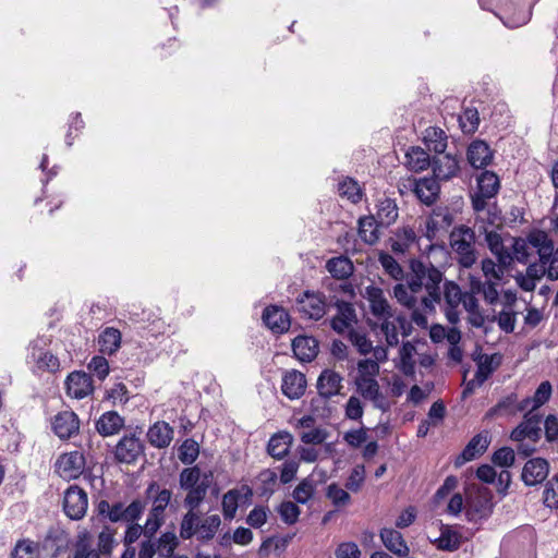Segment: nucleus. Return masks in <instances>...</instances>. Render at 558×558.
<instances>
[{"mask_svg":"<svg viewBox=\"0 0 558 558\" xmlns=\"http://www.w3.org/2000/svg\"><path fill=\"white\" fill-rule=\"evenodd\" d=\"M409 278L412 287L421 294L420 305L425 313L435 311L436 305L441 303V286L444 283V274L430 262L425 263L420 259H411Z\"/></svg>","mask_w":558,"mask_h":558,"instance_id":"obj_1","label":"nucleus"},{"mask_svg":"<svg viewBox=\"0 0 558 558\" xmlns=\"http://www.w3.org/2000/svg\"><path fill=\"white\" fill-rule=\"evenodd\" d=\"M500 187L499 178L495 172L485 170L477 177V191L472 195V206L478 218L495 225L500 221L496 209L487 208V201L495 197Z\"/></svg>","mask_w":558,"mask_h":558,"instance_id":"obj_2","label":"nucleus"},{"mask_svg":"<svg viewBox=\"0 0 558 558\" xmlns=\"http://www.w3.org/2000/svg\"><path fill=\"white\" fill-rule=\"evenodd\" d=\"M543 416L539 413H524L522 422L511 432L510 438L520 442L518 451L524 456H530L535 451L534 445L542 437Z\"/></svg>","mask_w":558,"mask_h":558,"instance_id":"obj_3","label":"nucleus"},{"mask_svg":"<svg viewBox=\"0 0 558 558\" xmlns=\"http://www.w3.org/2000/svg\"><path fill=\"white\" fill-rule=\"evenodd\" d=\"M450 246L462 267L470 268L475 264V232L473 229L466 226L453 228L450 233Z\"/></svg>","mask_w":558,"mask_h":558,"instance_id":"obj_4","label":"nucleus"},{"mask_svg":"<svg viewBox=\"0 0 558 558\" xmlns=\"http://www.w3.org/2000/svg\"><path fill=\"white\" fill-rule=\"evenodd\" d=\"M392 293L400 305L411 311V319L413 323L420 327L427 326V313H425L420 305L421 294L412 287V281L409 276H407L405 283L399 282L393 287Z\"/></svg>","mask_w":558,"mask_h":558,"instance_id":"obj_5","label":"nucleus"},{"mask_svg":"<svg viewBox=\"0 0 558 558\" xmlns=\"http://www.w3.org/2000/svg\"><path fill=\"white\" fill-rule=\"evenodd\" d=\"M399 190L401 193L411 191L423 204L432 205L438 197L440 186L435 177L407 178L399 183Z\"/></svg>","mask_w":558,"mask_h":558,"instance_id":"obj_6","label":"nucleus"},{"mask_svg":"<svg viewBox=\"0 0 558 558\" xmlns=\"http://www.w3.org/2000/svg\"><path fill=\"white\" fill-rule=\"evenodd\" d=\"M295 303L298 312L306 318L318 320L326 314V296L320 292L304 291Z\"/></svg>","mask_w":558,"mask_h":558,"instance_id":"obj_7","label":"nucleus"},{"mask_svg":"<svg viewBox=\"0 0 558 558\" xmlns=\"http://www.w3.org/2000/svg\"><path fill=\"white\" fill-rule=\"evenodd\" d=\"M47 340L45 338H38L34 340L28 350L27 359L31 363H34L38 369L56 372L60 367V362L57 356L46 350Z\"/></svg>","mask_w":558,"mask_h":558,"instance_id":"obj_8","label":"nucleus"},{"mask_svg":"<svg viewBox=\"0 0 558 558\" xmlns=\"http://www.w3.org/2000/svg\"><path fill=\"white\" fill-rule=\"evenodd\" d=\"M354 385L360 397L369 401L375 409L380 410L383 413H386L391 409L392 403L383 392L377 378L363 380Z\"/></svg>","mask_w":558,"mask_h":558,"instance_id":"obj_9","label":"nucleus"},{"mask_svg":"<svg viewBox=\"0 0 558 558\" xmlns=\"http://www.w3.org/2000/svg\"><path fill=\"white\" fill-rule=\"evenodd\" d=\"M464 293L454 281H444L441 286V300L445 302V315L452 325L459 322V306L462 303Z\"/></svg>","mask_w":558,"mask_h":558,"instance_id":"obj_10","label":"nucleus"},{"mask_svg":"<svg viewBox=\"0 0 558 558\" xmlns=\"http://www.w3.org/2000/svg\"><path fill=\"white\" fill-rule=\"evenodd\" d=\"M88 507L87 494L77 486H70L64 494L63 510L72 520L82 519Z\"/></svg>","mask_w":558,"mask_h":558,"instance_id":"obj_11","label":"nucleus"},{"mask_svg":"<svg viewBox=\"0 0 558 558\" xmlns=\"http://www.w3.org/2000/svg\"><path fill=\"white\" fill-rule=\"evenodd\" d=\"M389 246L397 255L414 254V250L421 251L418 238L410 227L398 228L389 239Z\"/></svg>","mask_w":558,"mask_h":558,"instance_id":"obj_12","label":"nucleus"},{"mask_svg":"<svg viewBox=\"0 0 558 558\" xmlns=\"http://www.w3.org/2000/svg\"><path fill=\"white\" fill-rule=\"evenodd\" d=\"M85 458L80 451L61 454L56 462L57 473L64 480H75L84 471Z\"/></svg>","mask_w":558,"mask_h":558,"instance_id":"obj_13","label":"nucleus"},{"mask_svg":"<svg viewBox=\"0 0 558 558\" xmlns=\"http://www.w3.org/2000/svg\"><path fill=\"white\" fill-rule=\"evenodd\" d=\"M337 314L331 318L330 326L337 333L343 335L353 330L357 316L352 303L337 300L335 303Z\"/></svg>","mask_w":558,"mask_h":558,"instance_id":"obj_14","label":"nucleus"},{"mask_svg":"<svg viewBox=\"0 0 558 558\" xmlns=\"http://www.w3.org/2000/svg\"><path fill=\"white\" fill-rule=\"evenodd\" d=\"M493 504L487 490L471 494L466 500V517L469 521L477 522L492 513Z\"/></svg>","mask_w":558,"mask_h":558,"instance_id":"obj_15","label":"nucleus"},{"mask_svg":"<svg viewBox=\"0 0 558 558\" xmlns=\"http://www.w3.org/2000/svg\"><path fill=\"white\" fill-rule=\"evenodd\" d=\"M144 454V445L135 435L122 437L116 446L114 456L121 463L131 464Z\"/></svg>","mask_w":558,"mask_h":558,"instance_id":"obj_16","label":"nucleus"},{"mask_svg":"<svg viewBox=\"0 0 558 558\" xmlns=\"http://www.w3.org/2000/svg\"><path fill=\"white\" fill-rule=\"evenodd\" d=\"M432 169L437 180L448 181L458 174L460 170L459 159L451 154H437L432 159Z\"/></svg>","mask_w":558,"mask_h":558,"instance_id":"obj_17","label":"nucleus"},{"mask_svg":"<svg viewBox=\"0 0 558 558\" xmlns=\"http://www.w3.org/2000/svg\"><path fill=\"white\" fill-rule=\"evenodd\" d=\"M365 298L369 303L371 313L379 320L384 318H393V311L388 300L385 298L384 291L374 286L365 289Z\"/></svg>","mask_w":558,"mask_h":558,"instance_id":"obj_18","label":"nucleus"},{"mask_svg":"<svg viewBox=\"0 0 558 558\" xmlns=\"http://www.w3.org/2000/svg\"><path fill=\"white\" fill-rule=\"evenodd\" d=\"M65 387L68 395L75 399H83L94 390L92 377L85 372L77 371L66 377Z\"/></svg>","mask_w":558,"mask_h":558,"instance_id":"obj_19","label":"nucleus"},{"mask_svg":"<svg viewBox=\"0 0 558 558\" xmlns=\"http://www.w3.org/2000/svg\"><path fill=\"white\" fill-rule=\"evenodd\" d=\"M52 429L61 439H69L80 429V421L73 411H62L52 421Z\"/></svg>","mask_w":558,"mask_h":558,"instance_id":"obj_20","label":"nucleus"},{"mask_svg":"<svg viewBox=\"0 0 558 558\" xmlns=\"http://www.w3.org/2000/svg\"><path fill=\"white\" fill-rule=\"evenodd\" d=\"M549 473V464L547 460L542 458L530 459L523 466L522 481L527 486L541 484Z\"/></svg>","mask_w":558,"mask_h":558,"instance_id":"obj_21","label":"nucleus"},{"mask_svg":"<svg viewBox=\"0 0 558 558\" xmlns=\"http://www.w3.org/2000/svg\"><path fill=\"white\" fill-rule=\"evenodd\" d=\"M306 390V378L299 371H287L282 376L281 391L291 400L301 398Z\"/></svg>","mask_w":558,"mask_h":558,"instance_id":"obj_22","label":"nucleus"},{"mask_svg":"<svg viewBox=\"0 0 558 558\" xmlns=\"http://www.w3.org/2000/svg\"><path fill=\"white\" fill-rule=\"evenodd\" d=\"M520 412H526L523 399L519 400L518 395L512 392L500 399L486 414L488 417L494 416H514Z\"/></svg>","mask_w":558,"mask_h":558,"instance_id":"obj_23","label":"nucleus"},{"mask_svg":"<svg viewBox=\"0 0 558 558\" xmlns=\"http://www.w3.org/2000/svg\"><path fill=\"white\" fill-rule=\"evenodd\" d=\"M453 222V215L448 207H436L426 220V236L432 240L440 230H447Z\"/></svg>","mask_w":558,"mask_h":558,"instance_id":"obj_24","label":"nucleus"},{"mask_svg":"<svg viewBox=\"0 0 558 558\" xmlns=\"http://www.w3.org/2000/svg\"><path fill=\"white\" fill-rule=\"evenodd\" d=\"M343 377L333 369H324L317 379V390L325 399L337 396L342 388Z\"/></svg>","mask_w":558,"mask_h":558,"instance_id":"obj_25","label":"nucleus"},{"mask_svg":"<svg viewBox=\"0 0 558 558\" xmlns=\"http://www.w3.org/2000/svg\"><path fill=\"white\" fill-rule=\"evenodd\" d=\"M265 325L276 333H282L290 328L289 314L279 306L271 305L265 308L263 313Z\"/></svg>","mask_w":558,"mask_h":558,"instance_id":"obj_26","label":"nucleus"},{"mask_svg":"<svg viewBox=\"0 0 558 558\" xmlns=\"http://www.w3.org/2000/svg\"><path fill=\"white\" fill-rule=\"evenodd\" d=\"M489 442L490 438L488 432H482L475 435L457 459V464L460 465L483 454L488 448Z\"/></svg>","mask_w":558,"mask_h":558,"instance_id":"obj_27","label":"nucleus"},{"mask_svg":"<svg viewBox=\"0 0 558 558\" xmlns=\"http://www.w3.org/2000/svg\"><path fill=\"white\" fill-rule=\"evenodd\" d=\"M380 539L385 547L397 555L398 557H405L409 555V546L407 545L402 534L389 527H384L380 530Z\"/></svg>","mask_w":558,"mask_h":558,"instance_id":"obj_28","label":"nucleus"},{"mask_svg":"<svg viewBox=\"0 0 558 558\" xmlns=\"http://www.w3.org/2000/svg\"><path fill=\"white\" fill-rule=\"evenodd\" d=\"M292 350L301 362L313 361L318 353V341L308 336H299L292 341Z\"/></svg>","mask_w":558,"mask_h":558,"instance_id":"obj_29","label":"nucleus"},{"mask_svg":"<svg viewBox=\"0 0 558 558\" xmlns=\"http://www.w3.org/2000/svg\"><path fill=\"white\" fill-rule=\"evenodd\" d=\"M147 439L155 448H166L173 439V428L167 422H156L148 428Z\"/></svg>","mask_w":558,"mask_h":558,"instance_id":"obj_30","label":"nucleus"},{"mask_svg":"<svg viewBox=\"0 0 558 558\" xmlns=\"http://www.w3.org/2000/svg\"><path fill=\"white\" fill-rule=\"evenodd\" d=\"M493 151L484 141H473L468 148V160L474 168H484L490 163Z\"/></svg>","mask_w":558,"mask_h":558,"instance_id":"obj_31","label":"nucleus"},{"mask_svg":"<svg viewBox=\"0 0 558 558\" xmlns=\"http://www.w3.org/2000/svg\"><path fill=\"white\" fill-rule=\"evenodd\" d=\"M526 241L529 242L533 252L535 251L538 254L539 260L542 263H548L553 255L554 244L553 241L548 238L547 233L539 230L531 232L527 235Z\"/></svg>","mask_w":558,"mask_h":558,"instance_id":"obj_32","label":"nucleus"},{"mask_svg":"<svg viewBox=\"0 0 558 558\" xmlns=\"http://www.w3.org/2000/svg\"><path fill=\"white\" fill-rule=\"evenodd\" d=\"M124 425V418L116 411L104 413L96 422L97 432L107 437L118 434Z\"/></svg>","mask_w":558,"mask_h":558,"instance_id":"obj_33","label":"nucleus"},{"mask_svg":"<svg viewBox=\"0 0 558 558\" xmlns=\"http://www.w3.org/2000/svg\"><path fill=\"white\" fill-rule=\"evenodd\" d=\"M359 236L368 245H374L380 238L379 227H381L375 219V216H363L357 221Z\"/></svg>","mask_w":558,"mask_h":558,"instance_id":"obj_34","label":"nucleus"},{"mask_svg":"<svg viewBox=\"0 0 558 558\" xmlns=\"http://www.w3.org/2000/svg\"><path fill=\"white\" fill-rule=\"evenodd\" d=\"M292 442L293 437L290 433H277L269 439L267 451L272 458L281 460L289 453Z\"/></svg>","mask_w":558,"mask_h":558,"instance_id":"obj_35","label":"nucleus"},{"mask_svg":"<svg viewBox=\"0 0 558 558\" xmlns=\"http://www.w3.org/2000/svg\"><path fill=\"white\" fill-rule=\"evenodd\" d=\"M553 395V386L550 381L544 380L536 388L535 392L531 397L523 399L526 411L536 413L535 411L546 404Z\"/></svg>","mask_w":558,"mask_h":558,"instance_id":"obj_36","label":"nucleus"},{"mask_svg":"<svg viewBox=\"0 0 558 558\" xmlns=\"http://www.w3.org/2000/svg\"><path fill=\"white\" fill-rule=\"evenodd\" d=\"M398 216V206L393 199L385 197L378 202L375 219L381 227L395 223Z\"/></svg>","mask_w":558,"mask_h":558,"instance_id":"obj_37","label":"nucleus"},{"mask_svg":"<svg viewBox=\"0 0 558 558\" xmlns=\"http://www.w3.org/2000/svg\"><path fill=\"white\" fill-rule=\"evenodd\" d=\"M423 141L428 150L442 154L447 148L448 137L440 128L429 126L424 131Z\"/></svg>","mask_w":558,"mask_h":558,"instance_id":"obj_38","label":"nucleus"},{"mask_svg":"<svg viewBox=\"0 0 558 558\" xmlns=\"http://www.w3.org/2000/svg\"><path fill=\"white\" fill-rule=\"evenodd\" d=\"M461 535L450 526H444L441 529L439 537L433 543L440 550L454 551L461 545Z\"/></svg>","mask_w":558,"mask_h":558,"instance_id":"obj_39","label":"nucleus"},{"mask_svg":"<svg viewBox=\"0 0 558 558\" xmlns=\"http://www.w3.org/2000/svg\"><path fill=\"white\" fill-rule=\"evenodd\" d=\"M407 166L410 170L418 172L432 166L428 154L421 147H411L407 154Z\"/></svg>","mask_w":558,"mask_h":558,"instance_id":"obj_40","label":"nucleus"},{"mask_svg":"<svg viewBox=\"0 0 558 558\" xmlns=\"http://www.w3.org/2000/svg\"><path fill=\"white\" fill-rule=\"evenodd\" d=\"M326 269L333 278L347 279L353 274L354 267L348 257L339 256L330 258L326 263Z\"/></svg>","mask_w":558,"mask_h":558,"instance_id":"obj_41","label":"nucleus"},{"mask_svg":"<svg viewBox=\"0 0 558 558\" xmlns=\"http://www.w3.org/2000/svg\"><path fill=\"white\" fill-rule=\"evenodd\" d=\"M98 343L102 353L113 354L121 345V332L113 327H107L100 333Z\"/></svg>","mask_w":558,"mask_h":558,"instance_id":"obj_42","label":"nucleus"},{"mask_svg":"<svg viewBox=\"0 0 558 558\" xmlns=\"http://www.w3.org/2000/svg\"><path fill=\"white\" fill-rule=\"evenodd\" d=\"M499 281L485 280L482 282L478 279L471 280V291L473 293L483 294L484 300L488 304H494L498 301L499 292L497 290Z\"/></svg>","mask_w":558,"mask_h":558,"instance_id":"obj_43","label":"nucleus"},{"mask_svg":"<svg viewBox=\"0 0 558 558\" xmlns=\"http://www.w3.org/2000/svg\"><path fill=\"white\" fill-rule=\"evenodd\" d=\"M146 493L147 495L156 493L150 510L165 515V510L170 504L172 493L167 488L160 489L159 485L155 482L147 487Z\"/></svg>","mask_w":558,"mask_h":558,"instance_id":"obj_44","label":"nucleus"},{"mask_svg":"<svg viewBox=\"0 0 558 558\" xmlns=\"http://www.w3.org/2000/svg\"><path fill=\"white\" fill-rule=\"evenodd\" d=\"M221 524L220 517L218 514H210L199 520L198 529L196 532L197 538L201 541H210L216 535Z\"/></svg>","mask_w":558,"mask_h":558,"instance_id":"obj_45","label":"nucleus"},{"mask_svg":"<svg viewBox=\"0 0 558 558\" xmlns=\"http://www.w3.org/2000/svg\"><path fill=\"white\" fill-rule=\"evenodd\" d=\"M379 369L380 367L378 363L372 359L360 360L356 364V374L353 380L354 384L377 378Z\"/></svg>","mask_w":558,"mask_h":558,"instance_id":"obj_46","label":"nucleus"},{"mask_svg":"<svg viewBox=\"0 0 558 558\" xmlns=\"http://www.w3.org/2000/svg\"><path fill=\"white\" fill-rule=\"evenodd\" d=\"M199 515L195 510L189 509V511L183 515L181 524H180V537L183 539H191L194 535H196Z\"/></svg>","mask_w":558,"mask_h":558,"instance_id":"obj_47","label":"nucleus"},{"mask_svg":"<svg viewBox=\"0 0 558 558\" xmlns=\"http://www.w3.org/2000/svg\"><path fill=\"white\" fill-rule=\"evenodd\" d=\"M208 486V480L207 477H205L204 480H202L199 485L186 489L187 494L184 499V506L187 507L189 509L195 510L204 500L207 494Z\"/></svg>","mask_w":558,"mask_h":558,"instance_id":"obj_48","label":"nucleus"},{"mask_svg":"<svg viewBox=\"0 0 558 558\" xmlns=\"http://www.w3.org/2000/svg\"><path fill=\"white\" fill-rule=\"evenodd\" d=\"M116 530L109 526H105L98 534V554L102 556H110L114 547L118 546V542L114 538Z\"/></svg>","mask_w":558,"mask_h":558,"instance_id":"obj_49","label":"nucleus"},{"mask_svg":"<svg viewBox=\"0 0 558 558\" xmlns=\"http://www.w3.org/2000/svg\"><path fill=\"white\" fill-rule=\"evenodd\" d=\"M338 192L351 203L356 204L362 198V190L356 181L347 178L338 184Z\"/></svg>","mask_w":558,"mask_h":558,"instance_id":"obj_50","label":"nucleus"},{"mask_svg":"<svg viewBox=\"0 0 558 558\" xmlns=\"http://www.w3.org/2000/svg\"><path fill=\"white\" fill-rule=\"evenodd\" d=\"M12 558H39L38 543L31 539L17 542L12 551Z\"/></svg>","mask_w":558,"mask_h":558,"instance_id":"obj_51","label":"nucleus"},{"mask_svg":"<svg viewBox=\"0 0 558 558\" xmlns=\"http://www.w3.org/2000/svg\"><path fill=\"white\" fill-rule=\"evenodd\" d=\"M459 123L463 133H474L480 124V114L476 108H465L459 117Z\"/></svg>","mask_w":558,"mask_h":558,"instance_id":"obj_52","label":"nucleus"},{"mask_svg":"<svg viewBox=\"0 0 558 558\" xmlns=\"http://www.w3.org/2000/svg\"><path fill=\"white\" fill-rule=\"evenodd\" d=\"M379 263L385 272L395 280L401 281L404 279V271L400 264L388 253L379 254Z\"/></svg>","mask_w":558,"mask_h":558,"instance_id":"obj_53","label":"nucleus"},{"mask_svg":"<svg viewBox=\"0 0 558 558\" xmlns=\"http://www.w3.org/2000/svg\"><path fill=\"white\" fill-rule=\"evenodd\" d=\"M496 356L492 355H483L480 357L477 362V369L475 372V377L480 381V384H484L485 380L492 375L495 368L498 366L499 361L495 362Z\"/></svg>","mask_w":558,"mask_h":558,"instance_id":"obj_54","label":"nucleus"},{"mask_svg":"<svg viewBox=\"0 0 558 558\" xmlns=\"http://www.w3.org/2000/svg\"><path fill=\"white\" fill-rule=\"evenodd\" d=\"M315 493V485L312 480L304 478L294 488L292 496L298 504H306Z\"/></svg>","mask_w":558,"mask_h":558,"instance_id":"obj_55","label":"nucleus"},{"mask_svg":"<svg viewBox=\"0 0 558 558\" xmlns=\"http://www.w3.org/2000/svg\"><path fill=\"white\" fill-rule=\"evenodd\" d=\"M481 268L486 280L500 281L506 269L490 258L481 262Z\"/></svg>","mask_w":558,"mask_h":558,"instance_id":"obj_56","label":"nucleus"},{"mask_svg":"<svg viewBox=\"0 0 558 558\" xmlns=\"http://www.w3.org/2000/svg\"><path fill=\"white\" fill-rule=\"evenodd\" d=\"M260 482V495L270 496L277 486L278 475L274 470H263L258 475Z\"/></svg>","mask_w":558,"mask_h":558,"instance_id":"obj_57","label":"nucleus"},{"mask_svg":"<svg viewBox=\"0 0 558 558\" xmlns=\"http://www.w3.org/2000/svg\"><path fill=\"white\" fill-rule=\"evenodd\" d=\"M278 512L281 520L289 525L294 524L301 513L300 508L293 501H283L278 507Z\"/></svg>","mask_w":558,"mask_h":558,"instance_id":"obj_58","label":"nucleus"},{"mask_svg":"<svg viewBox=\"0 0 558 558\" xmlns=\"http://www.w3.org/2000/svg\"><path fill=\"white\" fill-rule=\"evenodd\" d=\"M240 494L238 490L232 489L226 493L222 497V512L226 519H233L236 510H238V502H239Z\"/></svg>","mask_w":558,"mask_h":558,"instance_id":"obj_59","label":"nucleus"},{"mask_svg":"<svg viewBox=\"0 0 558 558\" xmlns=\"http://www.w3.org/2000/svg\"><path fill=\"white\" fill-rule=\"evenodd\" d=\"M198 444L193 439H186L180 447L179 458L185 464L193 463L198 457Z\"/></svg>","mask_w":558,"mask_h":558,"instance_id":"obj_60","label":"nucleus"},{"mask_svg":"<svg viewBox=\"0 0 558 558\" xmlns=\"http://www.w3.org/2000/svg\"><path fill=\"white\" fill-rule=\"evenodd\" d=\"M328 432L322 427L300 432V439L305 445H320L328 438Z\"/></svg>","mask_w":558,"mask_h":558,"instance_id":"obj_61","label":"nucleus"},{"mask_svg":"<svg viewBox=\"0 0 558 558\" xmlns=\"http://www.w3.org/2000/svg\"><path fill=\"white\" fill-rule=\"evenodd\" d=\"M88 371L99 380H104L109 374V363L106 357L96 355L87 364Z\"/></svg>","mask_w":558,"mask_h":558,"instance_id":"obj_62","label":"nucleus"},{"mask_svg":"<svg viewBox=\"0 0 558 558\" xmlns=\"http://www.w3.org/2000/svg\"><path fill=\"white\" fill-rule=\"evenodd\" d=\"M513 258L520 264H527L533 250L526 239L518 238L513 242Z\"/></svg>","mask_w":558,"mask_h":558,"instance_id":"obj_63","label":"nucleus"},{"mask_svg":"<svg viewBox=\"0 0 558 558\" xmlns=\"http://www.w3.org/2000/svg\"><path fill=\"white\" fill-rule=\"evenodd\" d=\"M544 504L549 508H558V472L546 484Z\"/></svg>","mask_w":558,"mask_h":558,"instance_id":"obj_64","label":"nucleus"}]
</instances>
